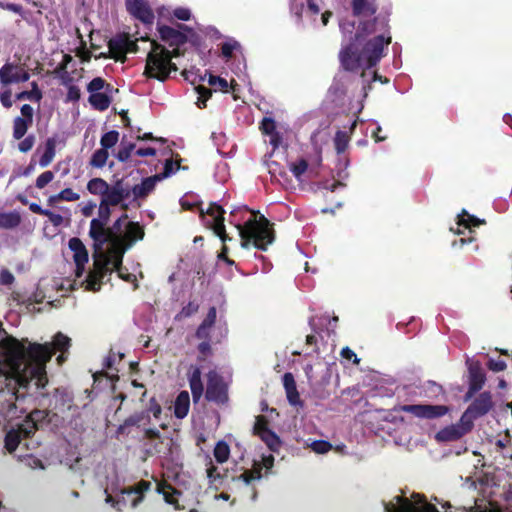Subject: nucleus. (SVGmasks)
Returning a JSON list of instances; mask_svg holds the SVG:
<instances>
[{"label":"nucleus","mask_w":512,"mask_h":512,"mask_svg":"<svg viewBox=\"0 0 512 512\" xmlns=\"http://www.w3.org/2000/svg\"><path fill=\"white\" fill-rule=\"evenodd\" d=\"M390 43V34L382 33L364 43L361 34L355 33L350 43L340 51V63L346 71L356 72L363 67L370 69L378 64Z\"/></svg>","instance_id":"1"},{"label":"nucleus","mask_w":512,"mask_h":512,"mask_svg":"<svg viewBox=\"0 0 512 512\" xmlns=\"http://www.w3.org/2000/svg\"><path fill=\"white\" fill-rule=\"evenodd\" d=\"M3 353L15 363L27 362L35 366V372L39 374L38 381L45 375L46 363L53 356L51 344L30 343L28 347L15 337H6L1 341Z\"/></svg>","instance_id":"2"},{"label":"nucleus","mask_w":512,"mask_h":512,"mask_svg":"<svg viewBox=\"0 0 512 512\" xmlns=\"http://www.w3.org/2000/svg\"><path fill=\"white\" fill-rule=\"evenodd\" d=\"M251 212L253 217L249 218L243 225H236L241 237V247L247 249L250 245H253L256 249L266 251L275 240L273 224L259 211Z\"/></svg>","instance_id":"3"},{"label":"nucleus","mask_w":512,"mask_h":512,"mask_svg":"<svg viewBox=\"0 0 512 512\" xmlns=\"http://www.w3.org/2000/svg\"><path fill=\"white\" fill-rule=\"evenodd\" d=\"M118 206L107 195L101 198L98 208V217L93 218L90 222L89 237L93 240V251L102 254L103 247L113 236V229H109L108 224L111 217V207Z\"/></svg>","instance_id":"4"},{"label":"nucleus","mask_w":512,"mask_h":512,"mask_svg":"<svg viewBox=\"0 0 512 512\" xmlns=\"http://www.w3.org/2000/svg\"><path fill=\"white\" fill-rule=\"evenodd\" d=\"M151 50L146 58L144 75L147 78L157 79L161 82L166 81L171 72L178 71L176 64L169 60L166 47L156 40H150Z\"/></svg>","instance_id":"5"},{"label":"nucleus","mask_w":512,"mask_h":512,"mask_svg":"<svg viewBox=\"0 0 512 512\" xmlns=\"http://www.w3.org/2000/svg\"><path fill=\"white\" fill-rule=\"evenodd\" d=\"M494 408V402L491 392L484 391L479 393L462 414L463 419L470 424L487 415Z\"/></svg>","instance_id":"6"},{"label":"nucleus","mask_w":512,"mask_h":512,"mask_svg":"<svg viewBox=\"0 0 512 512\" xmlns=\"http://www.w3.org/2000/svg\"><path fill=\"white\" fill-rule=\"evenodd\" d=\"M399 411L412 414L417 418L437 419L445 416L450 408L446 405L405 404L399 407Z\"/></svg>","instance_id":"7"},{"label":"nucleus","mask_w":512,"mask_h":512,"mask_svg":"<svg viewBox=\"0 0 512 512\" xmlns=\"http://www.w3.org/2000/svg\"><path fill=\"white\" fill-rule=\"evenodd\" d=\"M109 244H111V248L109 249V256H107L104 253V250L102 251V254L95 253L94 256L98 255L101 258H104V262L102 264H112L113 269L116 272H120V268L123 267V257L126 251L129 248V245H125L122 238H118V235H114L111 237L110 240H108Z\"/></svg>","instance_id":"8"},{"label":"nucleus","mask_w":512,"mask_h":512,"mask_svg":"<svg viewBox=\"0 0 512 512\" xmlns=\"http://www.w3.org/2000/svg\"><path fill=\"white\" fill-rule=\"evenodd\" d=\"M205 397L208 401L217 404H225L228 401L227 387L222 377L215 370H211L207 374Z\"/></svg>","instance_id":"9"},{"label":"nucleus","mask_w":512,"mask_h":512,"mask_svg":"<svg viewBox=\"0 0 512 512\" xmlns=\"http://www.w3.org/2000/svg\"><path fill=\"white\" fill-rule=\"evenodd\" d=\"M178 29L168 25H158L157 31L162 41L169 46H182L188 41L185 32H193V29L185 24H177Z\"/></svg>","instance_id":"10"},{"label":"nucleus","mask_w":512,"mask_h":512,"mask_svg":"<svg viewBox=\"0 0 512 512\" xmlns=\"http://www.w3.org/2000/svg\"><path fill=\"white\" fill-rule=\"evenodd\" d=\"M474 427V424H470L467 420L460 418L458 424H452L444 427L438 431L435 435V439L439 442H452L457 441L464 435L468 434Z\"/></svg>","instance_id":"11"},{"label":"nucleus","mask_w":512,"mask_h":512,"mask_svg":"<svg viewBox=\"0 0 512 512\" xmlns=\"http://www.w3.org/2000/svg\"><path fill=\"white\" fill-rule=\"evenodd\" d=\"M486 375L479 362L469 366L468 390L464 395V400L468 401L477 394L485 385Z\"/></svg>","instance_id":"12"},{"label":"nucleus","mask_w":512,"mask_h":512,"mask_svg":"<svg viewBox=\"0 0 512 512\" xmlns=\"http://www.w3.org/2000/svg\"><path fill=\"white\" fill-rule=\"evenodd\" d=\"M125 6L130 15L144 24H152L154 13L145 0H125Z\"/></svg>","instance_id":"13"},{"label":"nucleus","mask_w":512,"mask_h":512,"mask_svg":"<svg viewBox=\"0 0 512 512\" xmlns=\"http://www.w3.org/2000/svg\"><path fill=\"white\" fill-rule=\"evenodd\" d=\"M389 19L386 15L375 16L372 20L362 21L359 24L356 33L361 34V39L364 35H370L376 32L384 33V35L390 34L389 31Z\"/></svg>","instance_id":"14"},{"label":"nucleus","mask_w":512,"mask_h":512,"mask_svg":"<svg viewBox=\"0 0 512 512\" xmlns=\"http://www.w3.org/2000/svg\"><path fill=\"white\" fill-rule=\"evenodd\" d=\"M128 33H119L108 41L109 57L115 61H126Z\"/></svg>","instance_id":"15"},{"label":"nucleus","mask_w":512,"mask_h":512,"mask_svg":"<svg viewBox=\"0 0 512 512\" xmlns=\"http://www.w3.org/2000/svg\"><path fill=\"white\" fill-rule=\"evenodd\" d=\"M26 427L22 426V422L17 423L15 427H12L5 434L4 448L9 452L13 453L16 451L22 440L30 439L34 435H27L24 431Z\"/></svg>","instance_id":"16"},{"label":"nucleus","mask_w":512,"mask_h":512,"mask_svg":"<svg viewBox=\"0 0 512 512\" xmlns=\"http://www.w3.org/2000/svg\"><path fill=\"white\" fill-rule=\"evenodd\" d=\"M49 416L48 410H39L34 409L25 418L21 421L22 426H25L24 429L27 435H35L38 431L40 425L44 423Z\"/></svg>","instance_id":"17"},{"label":"nucleus","mask_w":512,"mask_h":512,"mask_svg":"<svg viewBox=\"0 0 512 512\" xmlns=\"http://www.w3.org/2000/svg\"><path fill=\"white\" fill-rule=\"evenodd\" d=\"M202 371L197 365L189 367L187 378L191 390L192 398L195 403L199 402L204 392V385L202 382Z\"/></svg>","instance_id":"18"},{"label":"nucleus","mask_w":512,"mask_h":512,"mask_svg":"<svg viewBox=\"0 0 512 512\" xmlns=\"http://www.w3.org/2000/svg\"><path fill=\"white\" fill-rule=\"evenodd\" d=\"M132 194V188L128 186H124L123 180H117L111 187V192L109 193V197L115 202L117 205H120L121 209L126 211L128 209V204L124 201L130 197Z\"/></svg>","instance_id":"19"},{"label":"nucleus","mask_w":512,"mask_h":512,"mask_svg":"<svg viewBox=\"0 0 512 512\" xmlns=\"http://www.w3.org/2000/svg\"><path fill=\"white\" fill-rule=\"evenodd\" d=\"M144 236L143 226L139 222L130 221L126 225V233L118 235V238H122L125 245H129V248H131L136 241L142 240Z\"/></svg>","instance_id":"20"},{"label":"nucleus","mask_w":512,"mask_h":512,"mask_svg":"<svg viewBox=\"0 0 512 512\" xmlns=\"http://www.w3.org/2000/svg\"><path fill=\"white\" fill-rule=\"evenodd\" d=\"M283 386L286 392L288 402L293 406H302L303 403L300 400V395L297 390L296 382L291 372H286L283 375Z\"/></svg>","instance_id":"21"},{"label":"nucleus","mask_w":512,"mask_h":512,"mask_svg":"<svg viewBox=\"0 0 512 512\" xmlns=\"http://www.w3.org/2000/svg\"><path fill=\"white\" fill-rule=\"evenodd\" d=\"M156 491L159 494L163 495L166 503L173 505L177 510L182 509L176 498V496L181 495L182 493L176 488H174L170 483H168L167 481L158 482L156 486Z\"/></svg>","instance_id":"22"},{"label":"nucleus","mask_w":512,"mask_h":512,"mask_svg":"<svg viewBox=\"0 0 512 512\" xmlns=\"http://www.w3.org/2000/svg\"><path fill=\"white\" fill-rule=\"evenodd\" d=\"M96 269L94 271H90L87 275V288L92 291H99L102 285V279L108 271L106 264H100V262L95 261Z\"/></svg>","instance_id":"23"},{"label":"nucleus","mask_w":512,"mask_h":512,"mask_svg":"<svg viewBox=\"0 0 512 512\" xmlns=\"http://www.w3.org/2000/svg\"><path fill=\"white\" fill-rule=\"evenodd\" d=\"M54 404H50L54 410L64 412L70 410L73 402L72 395L63 388H56L53 392Z\"/></svg>","instance_id":"24"},{"label":"nucleus","mask_w":512,"mask_h":512,"mask_svg":"<svg viewBox=\"0 0 512 512\" xmlns=\"http://www.w3.org/2000/svg\"><path fill=\"white\" fill-rule=\"evenodd\" d=\"M69 248L73 251V260L75 265L82 266L88 262V251L83 244L82 240L78 237H73L69 240Z\"/></svg>","instance_id":"25"},{"label":"nucleus","mask_w":512,"mask_h":512,"mask_svg":"<svg viewBox=\"0 0 512 512\" xmlns=\"http://www.w3.org/2000/svg\"><path fill=\"white\" fill-rule=\"evenodd\" d=\"M158 180L157 177L150 176L144 178L140 184L132 187V194L134 200L145 199L152 191H154Z\"/></svg>","instance_id":"26"},{"label":"nucleus","mask_w":512,"mask_h":512,"mask_svg":"<svg viewBox=\"0 0 512 512\" xmlns=\"http://www.w3.org/2000/svg\"><path fill=\"white\" fill-rule=\"evenodd\" d=\"M151 488V482L146 480H140L137 482L134 486H131L129 488H125L122 490L123 494L127 495H135V497L132 499L131 504L132 507H136L139 503L143 501L144 494L149 491Z\"/></svg>","instance_id":"27"},{"label":"nucleus","mask_w":512,"mask_h":512,"mask_svg":"<svg viewBox=\"0 0 512 512\" xmlns=\"http://www.w3.org/2000/svg\"><path fill=\"white\" fill-rule=\"evenodd\" d=\"M351 8L356 17L371 16L377 12L375 0H352Z\"/></svg>","instance_id":"28"},{"label":"nucleus","mask_w":512,"mask_h":512,"mask_svg":"<svg viewBox=\"0 0 512 512\" xmlns=\"http://www.w3.org/2000/svg\"><path fill=\"white\" fill-rule=\"evenodd\" d=\"M111 187L112 185L100 177L90 179L86 185L87 191L90 194L101 196V198H105L107 195H109L111 192Z\"/></svg>","instance_id":"29"},{"label":"nucleus","mask_w":512,"mask_h":512,"mask_svg":"<svg viewBox=\"0 0 512 512\" xmlns=\"http://www.w3.org/2000/svg\"><path fill=\"white\" fill-rule=\"evenodd\" d=\"M190 408V396L185 390L181 391L174 402V415L178 419H183L187 416Z\"/></svg>","instance_id":"30"},{"label":"nucleus","mask_w":512,"mask_h":512,"mask_svg":"<svg viewBox=\"0 0 512 512\" xmlns=\"http://www.w3.org/2000/svg\"><path fill=\"white\" fill-rule=\"evenodd\" d=\"M20 67L13 63H5L0 68V82L2 85L7 86L17 83Z\"/></svg>","instance_id":"31"},{"label":"nucleus","mask_w":512,"mask_h":512,"mask_svg":"<svg viewBox=\"0 0 512 512\" xmlns=\"http://www.w3.org/2000/svg\"><path fill=\"white\" fill-rule=\"evenodd\" d=\"M199 214L202 218L205 215L212 217L211 225H216L219 221L224 222L225 211L223 207L216 202H211L206 211H204L202 207H199Z\"/></svg>","instance_id":"32"},{"label":"nucleus","mask_w":512,"mask_h":512,"mask_svg":"<svg viewBox=\"0 0 512 512\" xmlns=\"http://www.w3.org/2000/svg\"><path fill=\"white\" fill-rule=\"evenodd\" d=\"M57 141L54 137H49L45 141V150L39 159V165L41 167H47L54 159L56 154Z\"/></svg>","instance_id":"33"},{"label":"nucleus","mask_w":512,"mask_h":512,"mask_svg":"<svg viewBox=\"0 0 512 512\" xmlns=\"http://www.w3.org/2000/svg\"><path fill=\"white\" fill-rule=\"evenodd\" d=\"M92 107L99 111H105L111 104V98L106 93H92L88 98Z\"/></svg>","instance_id":"34"},{"label":"nucleus","mask_w":512,"mask_h":512,"mask_svg":"<svg viewBox=\"0 0 512 512\" xmlns=\"http://www.w3.org/2000/svg\"><path fill=\"white\" fill-rule=\"evenodd\" d=\"M50 344H51V347L53 350V355L57 351H59L61 353H65L71 347V339L67 335L63 334L62 332H57L54 335L53 341Z\"/></svg>","instance_id":"35"},{"label":"nucleus","mask_w":512,"mask_h":512,"mask_svg":"<svg viewBox=\"0 0 512 512\" xmlns=\"http://www.w3.org/2000/svg\"><path fill=\"white\" fill-rule=\"evenodd\" d=\"M21 223V216L18 212L0 213V226L5 229H13Z\"/></svg>","instance_id":"36"},{"label":"nucleus","mask_w":512,"mask_h":512,"mask_svg":"<svg viewBox=\"0 0 512 512\" xmlns=\"http://www.w3.org/2000/svg\"><path fill=\"white\" fill-rule=\"evenodd\" d=\"M484 223V220H480L474 215H470L465 209H463L461 214L458 215V226H463L467 229H471V227H478Z\"/></svg>","instance_id":"37"},{"label":"nucleus","mask_w":512,"mask_h":512,"mask_svg":"<svg viewBox=\"0 0 512 512\" xmlns=\"http://www.w3.org/2000/svg\"><path fill=\"white\" fill-rule=\"evenodd\" d=\"M31 125V122L22 119L20 116L15 117L13 120V138L15 140H21Z\"/></svg>","instance_id":"38"},{"label":"nucleus","mask_w":512,"mask_h":512,"mask_svg":"<svg viewBox=\"0 0 512 512\" xmlns=\"http://www.w3.org/2000/svg\"><path fill=\"white\" fill-rule=\"evenodd\" d=\"M272 452H279L281 448L282 441L280 437L272 430L268 432H264L263 435L259 437Z\"/></svg>","instance_id":"39"},{"label":"nucleus","mask_w":512,"mask_h":512,"mask_svg":"<svg viewBox=\"0 0 512 512\" xmlns=\"http://www.w3.org/2000/svg\"><path fill=\"white\" fill-rule=\"evenodd\" d=\"M213 454L218 463L226 462L230 456L229 445L223 440L218 441L214 447Z\"/></svg>","instance_id":"40"},{"label":"nucleus","mask_w":512,"mask_h":512,"mask_svg":"<svg viewBox=\"0 0 512 512\" xmlns=\"http://www.w3.org/2000/svg\"><path fill=\"white\" fill-rule=\"evenodd\" d=\"M32 89L30 91H22L16 94L17 100H25L29 99L32 101L39 102L42 99V92L38 87L37 82H32Z\"/></svg>","instance_id":"41"},{"label":"nucleus","mask_w":512,"mask_h":512,"mask_svg":"<svg viewBox=\"0 0 512 512\" xmlns=\"http://www.w3.org/2000/svg\"><path fill=\"white\" fill-rule=\"evenodd\" d=\"M350 141V135L345 131H337L334 137V146L338 154H342L346 151Z\"/></svg>","instance_id":"42"},{"label":"nucleus","mask_w":512,"mask_h":512,"mask_svg":"<svg viewBox=\"0 0 512 512\" xmlns=\"http://www.w3.org/2000/svg\"><path fill=\"white\" fill-rule=\"evenodd\" d=\"M108 157V151L100 148L92 154L89 164L94 168H103L107 162Z\"/></svg>","instance_id":"43"},{"label":"nucleus","mask_w":512,"mask_h":512,"mask_svg":"<svg viewBox=\"0 0 512 512\" xmlns=\"http://www.w3.org/2000/svg\"><path fill=\"white\" fill-rule=\"evenodd\" d=\"M180 169V162H174L172 159H167L164 163L163 171L159 174H155L154 177H157L158 181H161L169 176H171L175 171Z\"/></svg>","instance_id":"44"},{"label":"nucleus","mask_w":512,"mask_h":512,"mask_svg":"<svg viewBox=\"0 0 512 512\" xmlns=\"http://www.w3.org/2000/svg\"><path fill=\"white\" fill-rule=\"evenodd\" d=\"M119 140V132L111 130L102 135L100 139L101 148L108 151V149L114 147Z\"/></svg>","instance_id":"45"},{"label":"nucleus","mask_w":512,"mask_h":512,"mask_svg":"<svg viewBox=\"0 0 512 512\" xmlns=\"http://www.w3.org/2000/svg\"><path fill=\"white\" fill-rule=\"evenodd\" d=\"M112 86L107 83L103 78L96 77L92 79L87 85V91L92 93H98L100 90L105 89L106 91H110Z\"/></svg>","instance_id":"46"},{"label":"nucleus","mask_w":512,"mask_h":512,"mask_svg":"<svg viewBox=\"0 0 512 512\" xmlns=\"http://www.w3.org/2000/svg\"><path fill=\"white\" fill-rule=\"evenodd\" d=\"M135 149L134 143H125L124 138L121 141V146L116 154V158L120 162H127L131 157L132 151Z\"/></svg>","instance_id":"47"},{"label":"nucleus","mask_w":512,"mask_h":512,"mask_svg":"<svg viewBox=\"0 0 512 512\" xmlns=\"http://www.w3.org/2000/svg\"><path fill=\"white\" fill-rule=\"evenodd\" d=\"M271 429L269 428V421L263 415L256 416L255 424L253 427V434L260 437L264 434V432H268Z\"/></svg>","instance_id":"48"},{"label":"nucleus","mask_w":512,"mask_h":512,"mask_svg":"<svg viewBox=\"0 0 512 512\" xmlns=\"http://www.w3.org/2000/svg\"><path fill=\"white\" fill-rule=\"evenodd\" d=\"M144 420H146V423H149L150 416L148 414H146L145 412H137V413H134V414L130 415L129 417H127L124 421H125V425H127L128 427H131V426H140V424Z\"/></svg>","instance_id":"49"},{"label":"nucleus","mask_w":512,"mask_h":512,"mask_svg":"<svg viewBox=\"0 0 512 512\" xmlns=\"http://www.w3.org/2000/svg\"><path fill=\"white\" fill-rule=\"evenodd\" d=\"M144 438L146 439H149V440H159V443H156L154 445V450L156 453H161V449H160V445L163 444L164 442V439L161 437V434L159 432V430L155 429V428H147L144 430Z\"/></svg>","instance_id":"50"},{"label":"nucleus","mask_w":512,"mask_h":512,"mask_svg":"<svg viewBox=\"0 0 512 512\" xmlns=\"http://www.w3.org/2000/svg\"><path fill=\"white\" fill-rule=\"evenodd\" d=\"M307 169L308 162L303 158L290 164V170L298 180L301 179L302 175L307 171Z\"/></svg>","instance_id":"51"},{"label":"nucleus","mask_w":512,"mask_h":512,"mask_svg":"<svg viewBox=\"0 0 512 512\" xmlns=\"http://www.w3.org/2000/svg\"><path fill=\"white\" fill-rule=\"evenodd\" d=\"M208 83L214 87V90H220L222 92H228L229 84L226 79L220 76L209 75Z\"/></svg>","instance_id":"52"},{"label":"nucleus","mask_w":512,"mask_h":512,"mask_svg":"<svg viewBox=\"0 0 512 512\" xmlns=\"http://www.w3.org/2000/svg\"><path fill=\"white\" fill-rule=\"evenodd\" d=\"M196 91L199 94L197 105L199 108L206 107L207 100L212 96V90L205 86L199 85L196 87Z\"/></svg>","instance_id":"53"},{"label":"nucleus","mask_w":512,"mask_h":512,"mask_svg":"<svg viewBox=\"0 0 512 512\" xmlns=\"http://www.w3.org/2000/svg\"><path fill=\"white\" fill-rule=\"evenodd\" d=\"M199 310V305L198 303L194 302V301H190L188 302L187 305H185L181 311L179 312V314L176 316V319H180V318H188L190 316H192L193 314L197 313Z\"/></svg>","instance_id":"54"},{"label":"nucleus","mask_w":512,"mask_h":512,"mask_svg":"<svg viewBox=\"0 0 512 512\" xmlns=\"http://www.w3.org/2000/svg\"><path fill=\"white\" fill-rule=\"evenodd\" d=\"M211 229L214 234L220 238L223 245H226L227 241L232 240V238L226 233L224 222L219 221L216 225H211Z\"/></svg>","instance_id":"55"},{"label":"nucleus","mask_w":512,"mask_h":512,"mask_svg":"<svg viewBox=\"0 0 512 512\" xmlns=\"http://www.w3.org/2000/svg\"><path fill=\"white\" fill-rule=\"evenodd\" d=\"M197 350L199 352L197 360L200 362L204 361L207 356H211L213 354L210 341H201L197 346Z\"/></svg>","instance_id":"56"},{"label":"nucleus","mask_w":512,"mask_h":512,"mask_svg":"<svg viewBox=\"0 0 512 512\" xmlns=\"http://www.w3.org/2000/svg\"><path fill=\"white\" fill-rule=\"evenodd\" d=\"M311 449L317 454H325L332 449V444L326 440H315L311 444Z\"/></svg>","instance_id":"57"},{"label":"nucleus","mask_w":512,"mask_h":512,"mask_svg":"<svg viewBox=\"0 0 512 512\" xmlns=\"http://www.w3.org/2000/svg\"><path fill=\"white\" fill-rule=\"evenodd\" d=\"M54 179V173L52 171H45L40 174L36 179V187L38 189H43L46 187L52 180Z\"/></svg>","instance_id":"58"},{"label":"nucleus","mask_w":512,"mask_h":512,"mask_svg":"<svg viewBox=\"0 0 512 512\" xmlns=\"http://www.w3.org/2000/svg\"><path fill=\"white\" fill-rule=\"evenodd\" d=\"M58 198L63 201L73 202L80 199V195L71 188H65L58 193Z\"/></svg>","instance_id":"59"},{"label":"nucleus","mask_w":512,"mask_h":512,"mask_svg":"<svg viewBox=\"0 0 512 512\" xmlns=\"http://www.w3.org/2000/svg\"><path fill=\"white\" fill-rule=\"evenodd\" d=\"M35 144V136L34 135H28L25 137L19 144L18 149L22 153L29 152Z\"/></svg>","instance_id":"60"},{"label":"nucleus","mask_w":512,"mask_h":512,"mask_svg":"<svg viewBox=\"0 0 512 512\" xmlns=\"http://www.w3.org/2000/svg\"><path fill=\"white\" fill-rule=\"evenodd\" d=\"M260 129L263 134L272 135L276 129L275 121L272 118H263Z\"/></svg>","instance_id":"61"},{"label":"nucleus","mask_w":512,"mask_h":512,"mask_svg":"<svg viewBox=\"0 0 512 512\" xmlns=\"http://www.w3.org/2000/svg\"><path fill=\"white\" fill-rule=\"evenodd\" d=\"M81 97V92L78 86L70 85L66 94V102H78Z\"/></svg>","instance_id":"62"},{"label":"nucleus","mask_w":512,"mask_h":512,"mask_svg":"<svg viewBox=\"0 0 512 512\" xmlns=\"http://www.w3.org/2000/svg\"><path fill=\"white\" fill-rule=\"evenodd\" d=\"M210 327L205 324H200L195 332V337L202 341H210Z\"/></svg>","instance_id":"63"},{"label":"nucleus","mask_w":512,"mask_h":512,"mask_svg":"<svg viewBox=\"0 0 512 512\" xmlns=\"http://www.w3.org/2000/svg\"><path fill=\"white\" fill-rule=\"evenodd\" d=\"M148 412L152 413L154 418L159 419L162 413V407L155 397L150 398Z\"/></svg>","instance_id":"64"}]
</instances>
